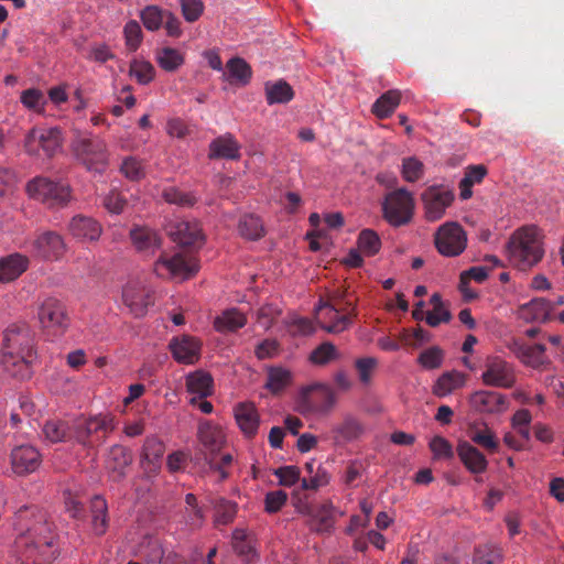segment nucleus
<instances>
[{
    "label": "nucleus",
    "mask_w": 564,
    "mask_h": 564,
    "mask_svg": "<svg viewBox=\"0 0 564 564\" xmlns=\"http://www.w3.org/2000/svg\"><path fill=\"white\" fill-rule=\"evenodd\" d=\"M14 552L22 564H45L55 558L53 524L36 506H24L14 514Z\"/></svg>",
    "instance_id": "nucleus-1"
},
{
    "label": "nucleus",
    "mask_w": 564,
    "mask_h": 564,
    "mask_svg": "<svg viewBox=\"0 0 564 564\" xmlns=\"http://www.w3.org/2000/svg\"><path fill=\"white\" fill-rule=\"evenodd\" d=\"M36 359L34 335L25 324H12L3 334L1 362L6 371L24 380L32 375V364Z\"/></svg>",
    "instance_id": "nucleus-2"
},
{
    "label": "nucleus",
    "mask_w": 564,
    "mask_h": 564,
    "mask_svg": "<svg viewBox=\"0 0 564 564\" xmlns=\"http://www.w3.org/2000/svg\"><path fill=\"white\" fill-rule=\"evenodd\" d=\"M543 236L534 225L518 228L510 236L506 251L511 265L527 271L536 265L544 256Z\"/></svg>",
    "instance_id": "nucleus-3"
},
{
    "label": "nucleus",
    "mask_w": 564,
    "mask_h": 564,
    "mask_svg": "<svg viewBox=\"0 0 564 564\" xmlns=\"http://www.w3.org/2000/svg\"><path fill=\"white\" fill-rule=\"evenodd\" d=\"M113 430V417L109 414L80 419L72 424V441L85 448H95L104 444Z\"/></svg>",
    "instance_id": "nucleus-4"
},
{
    "label": "nucleus",
    "mask_w": 564,
    "mask_h": 564,
    "mask_svg": "<svg viewBox=\"0 0 564 564\" xmlns=\"http://www.w3.org/2000/svg\"><path fill=\"white\" fill-rule=\"evenodd\" d=\"M28 195L48 208L65 207L72 199L70 187L44 176H36L26 184Z\"/></svg>",
    "instance_id": "nucleus-5"
},
{
    "label": "nucleus",
    "mask_w": 564,
    "mask_h": 564,
    "mask_svg": "<svg viewBox=\"0 0 564 564\" xmlns=\"http://www.w3.org/2000/svg\"><path fill=\"white\" fill-rule=\"evenodd\" d=\"M413 194L401 187L388 193L382 202V217L392 227H402L411 223L414 216Z\"/></svg>",
    "instance_id": "nucleus-6"
},
{
    "label": "nucleus",
    "mask_w": 564,
    "mask_h": 564,
    "mask_svg": "<svg viewBox=\"0 0 564 564\" xmlns=\"http://www.w3.org/2000/svg\"><path fill=\"white\" fill-rule=\"evenodd\" d=\"M73 152L87 171L102 173L108 166L107 144L99 138H77L73 142Z\"/></svg>",
    "instance_id": "nucleus-7"
},
{
    "label": "nucleus",
    "mask_w": 564,
    "mask_h": 564,
    "mask_svg": "<svg viewBox=\"0 0 564 564\" xmlns=\"http://www.w3.org/2000/svg\"><path fill=\"white\" fill-rule=\"evenodd\" d=\"M198 269L196 258L183 252L174 254L162 252L153 265L154 273L162 279L181 278L186 280L193 276Z\"/></svg>",
    "instance_id": "nucleus-8"
},
{
    "label": "nucleus",
    "mask_w": 564,
    "mask_h": 564,
    "mask_svg": "<svg viewBox=\"0 0 564 564\" xmlns=\"http://www.w3.org/2000/svg\"><path fill=\"white\" fill-rule=\"evenodd\" d=\"M63 145V135L59 128L37 129L33 128L25 135V152L33 156H41V151L46 158L54 156Z\"/></svg>",
    "instance_id": "nucleus-9"
},
{
    "label": "nucleus",
    "mask_w": 564,
    "mask_h": 564,
    "mask_svg": "<svg viewBox=\"0 0 564 564\" xmlns=\"http://www.w3.org/2000/svg\"><path fill=\"white\" fill-rule=\"evenodd\" d=\"M454 199V191L447 185L441 184L426 187L421 193L425 219L431 223L442 219Z\"/></svg>",
    "instance_id": "nucleus-10"
},
{
    "label": "nucleus",
    "mask_w": 564,
    "mask_h": 564,
    "mask_svg": "<svg viewBox=\"0 0 564 564\" xmlns=\"http://www.w3.org/2000/svg\"><path fill=\"white\" fill-rule=\"evenodd\" d=\"M37 315L42 327L54 335L64 334L70 323L65 303L53 296L40 304Z\"/></svg>",
    "instance_id": "nucleus-11"
},
{
    "label": "nucleus",
    "mask_w": 564,
    "mask_h": 564,
    "mask_svg": "<svg viewBox=\"0 0 564 564\" xmlns=\"http://www.w3.org/2000/svg\"><path fill=\"white\" fill-rule=\"evenodd\" d=\"M434 242L442 256L457 257L467 247V235L458 223L447 221L437 229Z\"/></svg>",
    "instance_id": "nucleus-12"
},
{
    "label": "nucleus",
    "mask_w": 564,
    "mask_h": 564,
    "mask_svg": "<svg viewBox=\"0 0 564 564\" xmlns=\"http://www.w3.org/2000/svg\"><path fill=\"white\" fill-rule=\"evenodd\" d=\"M486 386L509 389L516 383V372L511 364L499 357L489 358L481 375Z\"/></svg>",
    "instance_id": "nucleus-13"
},
{
    "label": "nucleus",
    "mask_w": 564,
    "mask_h": 564,
    "mask_svg": "<svg viewBox=\"0 0 564 564\" xmlns=\"http://www.w3.org/2000/svg\"><path fill=\"white\" fill-rule=\"evenodd\" d=\"M65 251L64 239L55 231L40 232L31 242L32 254L44 260H59Z\"/></svg>",
    "instance_id": "nucleus-14"
},
{
    "label": "nucleus",
    "mask_w": 564,
    "mask_h": 564,
    "mask_svg": "<svg viewBox=\"0 0 564 564\" xmlns=\"http://www.w3.org/2000/svg\"><path fill=\"white\" fill-rule=\"evenodd\" d=\"M323 307H328V313L337 318L332 324L322 325V328L330 334H339L348 329L357 316L356 304L350 297L341 302L323 303Z\"/></svg>",
    "instance_id": "nucleus-15"
},
{
    "label": "nucleus",
    "mask_w": 564,
    "mask_h": 564,
    "mask_svg": "<svg viewBox=\"0 0 564 564\" xmlns=\"http://www.w3.org/2000/svg\"><path fill=\"white\" fill-rule=\"evenodd\" d=\"M10 463L15 475L25 476L37 470L42 463V455L33 445H19L11 449Z\"/></svg>",
    "instance_id": "nucleus-16"
},
{
    "label": "nucleus",
    "mask_w": 564,
    "mask_h": 564,
    "mask_svg": "<svg viewBox=\"0 0 564 564\" xmlns=\"http://www.w3.org/2000/svg\"><path fill=\"white\" fill-rule=\"evenodd\" d=\"M169 348L177 362L193 365L199 358L202 344L195 337L182 335L180 337H173L169 344Z\"/></svg>",
    "instance_id": "nucleus-17"
},
{
    "label": "nucleus",
    "mask_w": 564,
    "mask_h": 564,
    "mask_svg": "<svg viewBox=\"0 0 564 564\" xmlns=\"http://www.w3.org/2000/svg\"><path fill=\"white\" fill-rule=\"evenodd\" d=\"M171 238L182 246L200 247L204 241L202 228L196 220L177 221L170 230Z\"/></svg>",
    "instance_id": "nucleus-18"
},
{
    "label": "nucleus",
    "mask_w": 564,
    "mask_h": 564,
    "mask_svg": "<svg viewBox=\"0 0 564 564\" xmlns=\"http://www.w3.org/2000/svg\"><path fill=\"white\" fill-rule=\"evenodd\" d=\"M69 234L83 241H97L102 232L101 225L94 218L84 215L74 216L68 224Z\"/></svg>",
    "instance_id": "nucleus-19"
},
{
    "label": "nucleus",
    "mask_w": 564,
    "mask_h": 564,
    "mask_svg": "<svg viewBox=\"0 0 564 564\" xmlns=\"http://www.w3.org/2000/svg\"><path fill=\"white\" fill-rule=\"evenodd\" d=\"M232 547L236 554L247 564H253L259 561L256 538L247 530L237 528L232 532Z\"/></svg>",
    "instance_id": "nucleus-20"
},
{
    "label": "nucleus",
    "mask_w": 564,
    "mask_h": 564,
    "mask_svg": "<svg viewBox=\"0 0 564 564\" xmlns=\"http://www.w3.org/2000/svg\"><path fill=\"white\" fill-rule=\"evenodd\" d=\"M130 238L137 251L151 256L161 248L162 238L158 231L145 227H134L130 230Z\"/></svg>",
    "instance_id": "nucleus-21"
},
{
    "label": "nucleus",
    "mask_w": 564,
    "mask_h": 564,
    "mask_svg": "<svg viewBox=\"0 0 564 564\" xmlns=\"http://www.w3.org/2000/svg\"><path fill=\"white\" fill-rule=\"evenodd\" d=\"M198 440L204 448V456H216L225 444V433L221 427L203 422L198 427Z\"/></svg>",
    "instance_id": "nucleus-22"
},
{
    "label": "nucleus",
    "mask_w": 564,
    "mask_h": 564,
    "mask_svg": "<svg viewBox=\"0 0 564 564\" xmlns=\"http://www.w3.org/2000/svg\"><path fill=\"white\" fill-rule=\"evenodd\" d=\"M473 408L482 413H498L507 409V399L495 391H477L470 397Z\"/></svg>",
    "instance_id": "nucleus-23"
},
{
    "label": "nucleus",
    "mask_w": 564,
    "mask_h": 564,
    "mask_svg": "<svg viewBox=\"0 0 564 564\" xmlns=\"http://www.w3.org/2000/svg\"><path fill=\"white\" fill-rule=\"evenodd\" d=\"M456 452L460 462L471 474H481L487 470L488 460L485 455L468 442H459Z\"/></svg>",
    "instance_id": "nucleus-24"
},
{
    "label": "nucleus",
    "mask_w": 564,
    "mask_h": 564,
    "mask_svg": "<svg viewBox=\"0 0 564 564\" xmlns=\"http://www.w3.org/2000/svg\"><path fill=\"white\" fill-rule=\"evenodd\" d=\"M209 159L237 160L240 158V145L231 133L213 140L209 144Z\"/></svg>",
    "instance_id": "nucleus-25"
},
{
    "label": "nucleus",
    "mask_w": 564,
    "mask_h": 564,
    "mask_svg": "<svg viewBox=\"0 0 564 564\" xmlns=\"http://www.w3.org/2000/svg\"><path fill=\"white\" fill-rule=\"evenodd\" d=\"M29 265V259L20 253H12L0 259V282L8 283L18 279Z\"/></svg>",
    "instance_id": "nucleus-26"
},
{
    "label": "nucleus",
    "mask_w": 564,
    "mask_h": 564,
    "mask_svg": "<svg viewBox=\"0 0 564 564\" xmlns=\"http://www.w3.org/2000/svg\"><path fill=\"white\" fill-rule=\"evenodd\" d=\"M552 312L551 301L536 297L519 307V317L528 323L545 322Z\"/></svg>",
    "instance_id": "nucleus-27"
},
{
    "label": "nucleus",
    "mask_w": 564,
    "mask_h": 564,
    "mask_svg": "<svg viewBox=\"0 0 564 564\" xmlns=\"http://www.w3.org/2000/svg\"><path fill=\"white\" fill-rule=\"evenodd\" d=\"M235 419L246 436L256 435L259 427V414L252 403H239L235 408Z\"/></svg>",
    "instance_id": "nucleus-28"
},
{
    "label": "nucleus",
    "mask_w": 564,
    "mask_h": 564,
    "mask_svg": "<svg viewBox=\"0 0 564 564\" xmlns=\"http://www.w3.org/2000/svg\"><path fill=\"white\" fill-rule=\"evenodd\" d=\"M122 299L124 304L129 306L131 312L138 317L145 314L147 307L151 303L150 295L132 284H128L123 288Z\"/></svg>",
    "instance_id": "nucleus-29"
},
{
    "label": "nucleus",
    "mask_w": 564,
    "mask_h": 564,
    "mask_svg": "<svg viewBox=\"0 0 564 564\" xmlns=\"http://www.w3.org/2000/svg\"><path fill=\"white\" fill-rule=\"evenodd\" d=\"M247 324V317L237 308L224 311L214 321V327L219 333L236 332Z\"/></svg>",
    "instance_id": "nucleus-30"
},
{
    "label": "nucleus",
    "mask_w": 564,
    "mask_h": 564,
    "mask_svg": "<svg viewBox=\"0 0 564 564\" xmlns=\"http://www.w3.org/2000/svg\"><path fill=\"white\" fill-rule=\"evenodd\" d=\"M401 101V91L390 89L382 94L372 105L371 111L379 119L389 118Z\"/></svg>",
    "instance_id": "nucleus-31"
},
{
    "label": "nucleus",
    "mask_w": 564,
    "mask_h": 564,
    "mask_svg": "<svg viewBox=\"0 0 564 564\" xmlns=\"http://www.w3.org/2000/svg\"><path fill=\"white\" fill-rule=\"evenodd\" d=\"M186 388L193 397L204 399L212 393L213 378L206 372L196 371L187 377Z\"/></svg>",
    "instance_id": "nucleus-32"
},
{
    "label": "nucleus",
    "mask_w": 564,
    "mask_h": 564,
    "mask_svg": "<svg viewBox=\"0 0 564 564\" xmlns=\"http://www.w3.org/2000/svg\"><path fill=\"white\" fill-rule=\"evenodd\" d=\"M91 524L96 534L101 535L108 528V506L100 496H95L90 501Z\"/></svg>",
    "instance_id": "nucleus-33"
},
{
    "label": "nucleus",
    "mask_w": 564,
    "mask_h": 564,
    "mask_svg": "<svg viewBox=\"0 0 564 564\" xmlns=\"http://www.w3.org/2000/svg\"><path fill=\"white\" fill-rule=\"evenodd\" d=\"M464 376L458 371L443 373L433 386V393L443 398L464 386Z\"/></svg>",
    "instance_id": "nucleus-34"
},
{
    "label": "nucleus",
    "mask_w": 564,
    "mask_h": 564,
    "mask_svg": "<svg viewBox=\"0 0 564 564\" xmlns=\"http://www.w3.org/2000/svg\"><path fill=\"white\" fill-rule=\"evenodd\" d=\"M226 75L231 84L247 85L251 79L252 70L245 59L234 57L227 63Z\"/></svg>",
    "instance_id": "nucleus-35"
},
{
    "label": "nucleus",
    "mask_w": 564,
    "mask_h": 564,
    "mask_svg": "<svg viewBox=\"0 0 564 564\" xmlns=\"http://www.w3.org/2000/svg\"><path fill=\"white\" fill-rule=\"evenodd\" d=\"M132 462V456L129 449L121 445H113L108 454L107 467L116 473L118 477L124 475V469Z\"/></svg>",
    "instance_id": "nucleus-36"
},
{
    "label": "nucleus",
    "mask_w": 564,
    "mask_h": 564,
    "mask_svg": "<svg viewBox=\"0 0 564 564\" xmlns=\"http://www.w3.org/2000/svg\"><path fill=\"white\" fill-rule=\"evenodd\" d=\"M487 170L484 165H470L466 169L464 177L460 180L458 187L460 189V198L468 199L473 195V186L480 183L486 176Z\"/></svg>",
    "instance_id": "nucleus-37"
},
{
    "label": "nucleus",
    "mask_w": 564,
    "mask_h": 564,
    "mask_svg": "<svg viewBox=\"0 0 564 564\" xmlns=\"http://www.w3.org/2000/svg\"><path fill=\"white\" fill-rule=\"evenodd\" d=\"M155 61L165 72H175L185 62L184 54L173 47H162L155 52Z\"/></svg>",
    "instance_id": "nucleus-38"
},
{
    "label": "nucleus",
    "mask_w": 564,
    "mask_h": 564,
    "mask_svg": "<svg viewBox=\"0 0 564 564\" xmlns=\"http://www.w3.org/2000/svg\"><path fill=\"white\" fill-rule=\"evenodd\" d=\"M265 97L269 105L286 104L294 97L292 87L284 80L265 84Z\"/></svg>",
    "instance_id": "nucleus-39"
},
{
    "label": "nucleus",
    "mask_w": 564,
    "mask_h": 564,
    "mask_svg": "<svg viewBox=\"0 0 564 564\" xmlns=\"http://www.w3.org/2000/svg\"><path fill=\"white\" fill-rule=\"evenodd\" d=\"M43 434L51 443L72 441V425L61 420H50L43 426Z\"/></svg>",
    "instance_id": "nucleus-40"
},
{
    "label": "nucleus",
    "mask_w": 564,
    "mask_h": 564,
    "mask_svg": "<svg viewBox=\"0 0 564 564\" xmlns=\"http://www.w3.org/2000/svg\"><path fill=\"white\" fill-rule=\"evenodd\" d=\"M238 230L248 240H258L264 236L262 220L252 214H246L240 218Z\"/></svg>",
    "instance_id": "nucleus-41"
},
{
    "label": "nucleus",
    "mask_w": 564,
    "mask_h": 564,
    "mask_svg": "<svg viewBox=\"0 0 564 564\" xmlns=\"http://www.w3.org/2000/svg\"><path fill=\"white\" fill-rule=\"evenodd\" d=\"M292 381V373L282 367H271L268 370L265 388L272 393L282 392Z\"/></svg>",
    "instance_id": "nucleus-42"
},
{
    "label": "nucleus",
    "mask_w": 564,
    "mask_h": 564,
    "mask_svg": "<svg viewBox=\"0 0 564 564\" xmlns=\"http://www.w3.org/2000/svg\"><path fill=\"white\" fill-rule=\"evenodd\" d=\"M129 75L140 85H148L155 77L154 66L145 59L133 58L130 62Z\"/></svg>",
    "instance_id": "nucleus-43"
},
{
    "label": "nucleus",
    "mask_w": 564,
    "mask_h": 564,
    "mask_svg": "<svg viewBox=\"0 0 564 564\" xmlns=\"http://www.w3.org/2000/svg\"><path fill=\"white\" fill-rule=\"evenodd\" d=\"M473 560L475 564H501L502 551L496 544L486 543L475 549Z\"/></svg>",
    "instance_id": "nucleus-44"
},
{
    "label": "nucleus",
    "mask_w": 564,
    "mask_h": 564,
    "mask_svg": "<svg viewBox=\"0 0 564 564\" xmlns=\"http://www.w3.org/2000/svg\"><path fill=\"white\" fill-rule=\"evenodd\" d=\"M357 243L359 251L367 257L377 254L381 248L380 237L372 229L361 230Z\"/></svg>",
    "instance_id": "nucleus-45"
},
{
    "label": "nucleus",
    "mask_w": 564,
    "mask_h": 564,
    "mask_svg": "<svg viewBox=\"0 0 564 564\" xmlns=\"http://www.w3.org/2000/svg\"><path fill=\"white\" fill-rule=\"evenodd\" d=\"M339 352L336 346L329 341L318 345L310 355V361L316 366H325L338 359Z\"/></svg>",
    "instance_id": "nucleus-46"
},
{
    "label": "nucleus",
    "mask_w": 564,
    "mask_h": 564,
    "mask_svg": "<svg viewBox=\"0 0 564 564\" xmlns=\"http://www.w3.org/2000/svg\"><path fill=\"white\" fill-rule=\"evenodd\" d=\"M162 197L169 204H175L181 207H192L197 198L189 192H183L174 186H169L162 191Z\"/></svg>",
    "instance_id": "nucleus-47"
},
{
    "label": "nucleus",
    "mask_w": 564,
    "mask_h": 564,
    "mask_svg": "<svg viewBox=\"0 0 564 564\" xmlns=\"http://www.w3.org/2000/svg\"><path fill=\"white\" fill-rule=\"evenodd\" d=\"M237 513V503L225 498H219L215 502V522L216 524L227 525L231 523Z\"/></svg>",
    "instance_id": "nucleus-48"
},
{
    "label": "nucleus",
    "mask_w": 564,
    "mask_h": 564,
    "mask_svg": "<svg viewBox=\"0 0 564 564\" xmlns=\"http://www.w3.org/2000/svg\"><path fill=\"white\" fill-rule=\"evenodd\" d=\"M165 13L166 10L158 6H147L141 11L140 18L147 30L156 31L162 26Z\"/></svg>",
    "instance_id": "nucleus-49"
},
{
    "label": "nucleus",
    "mask_w": 564,
    "mask_h": 564,
    "mask_svg": "<svg viewBox=\"0 0 564 564\" xmlns=\"http://www.w3.org/2000/svg\"><path fill=\"white\" fill-rule=\"evenodd\" d=\"M401 175L409 183L417 182L424 175V164L415 156L404 158L402 160Z\"/></svg>",
    "instance_id": "nucleus-50"
},
{
    "label": "nucleus",
    "mask_w": 564,
    "mask_h": 564,
    "mask_svg": "<svg viewBox=\"0 0 564 564\" xmlns=\"http://www.w3.org/2000/svg\"><path fill=\"white\" fill-rule=\"evenodd\" d=\"M470 440L489 453H495L499 448V441L497 436L487 427L471 431Z\"/></svg>",
    "instance_id": "nucleus-51"
},
{
    "label": "nucleus",
    "mask_w": 564,
    "mask_h": 564,
    "mask_svg": "<svg viewBox=\"0 0 564 564\" xmlns=\"http://www.w3.org/2000/svg\"><path fill=\"white\" fill-rule=\"evenodd\" d=\"M20 100L25 108L36 112H44L46 98L40 89L29 88L23 90Z\"/></svg>",
    "instance_id": "nucleus-52"
},
{
    "label": "nucleus",
    "mask_w": 564,
    "mask_h": 564,
    "mask_svg": "<svg viewBox=\"0 0 564 564\" xmlns=\"http://www.w3.org/2000/svg\"><path fill=\"white\" fill-rule=\"evenodd\" d=\"M334 523V507L332 505H324L314 516L313 529L317 532H329Z\"/></svg>",
    "instance_id": "nucleus-53"
},
{
    "label": "nucleus",
    "mask_w": 564,
    "mask_h": 564,
    "mask_svg": "<svg viewBox=\"0 0 564 564\" xmlns=\"http://www.w3.org/2000/svg\"><path fill=\"white\" fill-rule=\"evenodd\" d=\"M436 313H441V317H436L435 313L426 314V323L431 327H436L441 323H448L452 318V314L448 310H446L443 305L442 297L438 293H434L430 300Z\"/></svg>",
    "instance_id": "nucleus-54"
},
{
    "label": "nucleus",
    "mask_w": 564,
    "mask_h": 564,
    "mask_svg": "<svg viewBox=\"0 0 564 564\" xmlns=\"http://www.w3.org/2000/svg\"><path fill=\"white\" fill-rule=\"evenodd\" d=\"M121 173L130 181H140L145 176L144 165L134 156H127L120 166Z\"/></svg>",
    "instance_id": "nucleus-55"
},
{
    "label": "nucleus",
    "mask_w": 564,
    "mask_h": 564,
    "mask_svg": "<svg viewBox=\"0 0 564 564\" xmlns=\"http://www.w3.org/2000/svg\"><path fill=\"white\" fill-rule=\"evenodd\" d=\"M126 46L130 52H134L141 45L143 34L140 24L135 20H130L123 28Z\"/></svg>",
    "instance_id": "nucleus-56"
},
{
    "label": "nucleus",
    "mask_w": 564,
    "mask_h": 564,
    "mask_svg": "<svg viewBox=\"0 0 564 564\" xmlns=\"http://www.w3.org/2000/svg\"><path fill=\"white\" fill-rule=\"evenodd\" d=\"M334 432L336 433L337 437H340L343 441L347 442L357 438L361 434L362 427L357 420L352 417H346L334 429Z\"/></svg>",
    "instance_id": "nucleus-57"
},
{
    "label": "nucleus",
    "mask_w": 564,
    "mask_h": 564,
    "mask_svg": "<svg viewBox=\"0 0 564 564\" xmlns=\"http://www.w3.org/2000/svg\"><path fill=\"white\" fill-rule=\"evenodd\" d=\"M417 360L425 369H437L443 364L444 351L438 346H433L423 350Z\"/></svg>",
    "instance_id": "nucleus-58"
},
{
    "label": "nucleus",
    "mask_w": 564,
    "mask_h": 564,
    "mask_svg": "<svg viewBox=\"0 0 564 564\" xmlns=\"http://www.w3.org/2000/svg\"><path fill=\"white\" fill-rule=\"evenodd\" d=\"M164 454V444L155 438H147L143 445L142 457L144 460L154 464L160 460Z\"/></svg>",
    "instance_id": "nucleus-59"
},
{
    "label": "nucleus",
    "mask_w": 564,
    "mask_h": 564,
    "mask_svg": "<svg viewBox=\"0 0 564 564\" xmlns=\"http://www.w3.org/2000/svg\"><path fill=\"white\" fill-rule=\"evenodd\" d=\"M102 205L109 213L118 215L127 206V199L118 189L113 188L104 196Z\"/></svg>",
    "instance_id": "nucleus-60"
},
{
    "label": "nucleus",
    "mask_w": 564,
    "mask_h": 564,
    "mask_svg": "<svg viewBox=\"0 0 564 564\" xmlns=\"http://www.w3.org/2000/svg\"><path fill=\"white\" fill-rule=\"evenodd\" d=\"M378 366V360L373 357H364L355 361V368L361 383L368 384L371 381L373 370Z\"/></svg>",
    "instance_id": "nucleus-61"
},
{
    "label": "nucleus",
    "mask_w": 564,
    "mask_h": 564,
    "mask_svg": "<svg viewBox=\"0 0 564 564\" xmlns=\"http://www.w3.org/2000/svg\"><path fill=\"white\" fill-rule=\"evenodd\" d=\"M182 14L184 19L193 23L197 21L204 11V3L202 0H180Z\"/></svg>",
    "instance_id": "nucleus-62"
},
{
    "label": "nucleus",
    "mask_w": 564,
    "mask_h": 564,
    "mask_svg": "<svg viewBox=\"0 0 564 564\" xmlns=\"http://www.w3.org/2000/svg\"><path fill=\"white\" fill-rule=\"evenodd\" d=\"M430 449L436 458H453L454 451L451 443L443 436L436 435L430 442Z\"/></svg>",
    "instance_id": "nucleus-63"
},
{
    "label": "nucleus",
    "mask_w": 564,
    "mask_h": 564,
    "mask_svg": "<svg viewBox=\"0 0 564 564\" xmlns=\"http://www.w3.org/2000/svg\"><path fill=\"white\" fill-rule=\"evenodd\" d=\"M274 476L281 486L291 487L300 480V469L296 466H283L274 470Z\"/></svg>",
    "instance_id": "nucleus-64"
}]
</instances>
